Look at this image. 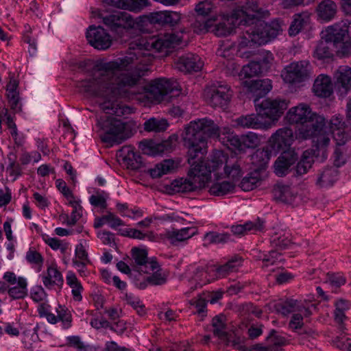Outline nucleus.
<instances>
[{
    "label": "nucleus",
    "mask_w": 351,
    "mask_h": 351,
    "mask_svg": "<svg viewBox=\"0 0 351 351\" xmlns=\"http://www.w3.org/2000/svg\"><path fill=\"white\" fill-rule=\"evenodd\" d=\"M182 36L179 33H167L158 38H142L136 48L130 49L122 58L97 65L93 77L83 80L80 87L87 94L104 98L100 108L108 114L121 117L130 113V108L117 101L119 97L145 93L156 100L165 95H178L180 91L178 82L166 78H157L144 84L142 77L153 61L149 51L162 52L180 45Z\"/></svg>",
    "instance_id": "obj_1"
},
{
    "label": "nucleus",
    "mask_w": 351,
    "mask_h": 351,
    "mask_svg": "<svg viewBox=\"0 0 351 351\" xmlns=\"http://www.w3.org/2000/svg\"><path fill=\"white\" fill-rule=\"evenodd\" d=\"M219 128L214 121L207 117L191 121L182 134L184 145L188 148V162L191 168L185 178L172 182L174 191L178 193H190L204 186L211 172L217 171L223 165L226 159L221 151H216L211 160H195L198 154H203L208 137L219 135Z\"/></svg>",
    "instance_id": "obj_2"
},
{
    "label": "nucleus",
    "mask_w": 351,
    "mask_h": 351,
    "mask_svg": "<svg viewBox=\"0 0 351 351\" xmlns=\"http://www.w3.org/2000/svg\"><path fill=\"white\" fill-rule=\"evenodd\" d=\"M285 119L290 124H300L295 133L296 138L300 140L313 139V143L317 148L322 149L325 154V147L330 142V134L325 128V119L313 112L306 104H300L291 108L286 114Z\"/></svg>",
    "instance_id": "obj_3"
},
{
    "label": "nucleus",
    "mask_w": 351,
    "mask_h": 351,
    "mask_svg": "<svg viewBox=\"0 0 351 351\" xmlns=\"http://www.w3.org/2000/svg\"><path fill=\"white\" fill-rule=\"evenodd\" d=\"M252 21H249L243 31V36H240L239 45L241 48L254 44L264 45L275 38L283 30L282 21L277 19L270 23H265L262 19L255 21L254 18L248 17Z\"/></svg>",
    "instance_id": "obj_4"
},
{
    "label": "nucleus",
    "mask_w": 351,
    "mask_h": 351,
    "mask_svg": "<svg viewBox=\"0 0 351 351\" xmlns=\"http://www.w3.org/2000/svg\"><path fill=\"white\" fill-rule=\"evenodd\" d=\"M99 18L102 19L104 24L119 38L126 40L130 31L134 25L132 16L121 11H114L110 13H100Z\"/></svg>",
    "instance_id": "obj_5"
},
{
    "label": "nucleus",
    "mask_w": 351,
    "mask_h": 351,
    "mask_svg": "<svg viewBox=\"0 0 351 351\" xmlns=\"http://www.w3.org/2000/svg\"><path fill=\"white\" fill-rule=\"evenodd\" d=\"M345 31L332 25L322 31L321 40L315 48L313 57L320 60L332 58L333 56L332 47L335 48V45L339 43L340 38L345 35Z\"/></svg>",
    "instance_id": "obj_6"
},
{
    "label": "nucleus",
    "mask_w": 351,
    "mask_h": 351,
    "mask_svg": "<svg viewBox=\"0 0 351 351\" xmlns=\"http://www.w3.org/2000/svg\"><path fill=\"white\" fill-rule=\"evenodd\" d=\"M101 125L104 132L101 140L105 143L120 144L130 137L125 124L119 119L108 117Z\"/></svg>",
    "instance_id": "obj_7"
},
{
    "label": "nucleus",
    "mask_w": 351,
    "mask_h": 351,
    "mask_svg": "<svg viewBox=\"0 0 351 351\" xmlns=\"http://www.w3.org/2000/svg\"><path fill=\"white\" fill-rule=\"evenodd\" d=\"M254 106L257 112L262 117L268 118L266 121H271L272 125L274 121H277L287 108L288 104L285 99L267 98L261 101L258 99H254Z\"/></svg>",
    "instance_id": "obj_8"
},
{
    "label": "nucleus",
    "mask_w": 351,
    "mask_h": 351,
    "mask_svg": "<svg viewBox=\"0 0 351 351\" xmlns=\"http://www.w3.org/2000/svg\"><path fill=\"white\" fill-rule=\"evenodd\" d=\"M249 21H251L250 19L248 20L247 15L243 10H233L230 16L215 25V34L217 36H226L236 27L241 29L243 32Z\"/></svg>",
    "instance_id": "obj_9"
},
{
    "label": "nucleus",
    "mask_w": 351,
    "mask_h": 351,
    "mask_svg": "<svg viewBox=\"0 0 351 351\" xmlns=\"http://www.w3.org/2000/svg\"><path fill=\"white\" fill-rule=\"evenodd\" d=\"M232 92L228 85L218 84L208 87L204 90V97L213 107L226 108L230 101Z\"/></svg>",
    "instance_id": "obj_10"
},
{
    "label": "nucleus",
    "mask_w": 351,
    "mask_h": 351,
    "mask_svg": "<svg viewBox=\"0 0 351 351\" xmlns=\"http://www.w3.org/2000/svg\"><path fill=\"white\" fill-rule=\"evenodd\" d=\"M308 66L306 61L291 63L282 71V77L286 83L292 84L304 82L308 77Z\"/></svg>",
    "instance_id": "obj_11"
},
{
    "label": "nucleus",
    "mask_w": 351,
    "mask_h": 351,
    "mask_svg": "<svg viewBox=\"0 0 351 351\" xmlns=\"http://www.w3.org/2000/svg\"><path fill=\"white\" fill-rule=\"evenodd\" d=\"M88 43L99 50L108 49L112 43L111 36L101 26L91 25L86 32Z\"/></svg>",
    "instance_id": "obj_12"
},
{
    "label": "nucleus",
    "mask_w": 351,
    "mask_h": 351,
    "mask_svg": "<svg viewBox=\"0 0 351 351\" xmlns=\"http://www.w3.org/2000/svg\"><path fill=\"white\" fill-rule=\"evenodd\" d=\"M131 267L139 273L147 274L158 268L156 261H149L146 250L133 247L131 250Z\"/></svg>",
    "instance_id": "obj_13"
},
{
    "label": "nucleus",
    "mask_w": 351,
    "mask_h": 351,
    "mask_svg": "<svg viewBox=\"0 0 351 351\" xmlns=\"http://www.w3.org/2000/svg\"><path fill=\"white\" fill-rule=\"evenodd\" d=\"M298 160V154L295 149L288 148L283 150L274 165V173L282 177L293 171L292 166Z\"/></svg>",
    "instance_id": "obj_14"
},
{
    "label": "nucleus",
    "mask_w": 351,
    "mask_h": 351,
    "mask_svg": "<svg viewBox=\"0 0 351 351\" xmlns=\"http://www.w3.org/2000/svg\"><path fill=\"white\" fill-rule=\"evenodd\" d=\"M315 149L311 150H306L303 152L301 159L298 162L297 165L293 167V175L295 176H300L307 173L308 170L311 167L313 163V157H319L321 154L323 158L327 157V147H325V154H323L322 149L317 148L313 143V145Z\"/></svg>",
    "instance_id": "obj_15"
},
{
    "label": "nucleus",
    "mask_w": 351,
    "mask_h": 351,
    "mask_svg": "<svg viewBox=\"0 0 351 351\" xmlns=\"http://www.w3.org/2000/svg\"><path fill=\"white\" fill-rule=\"evenodd\" d=\"M177 137L171 136L167 141L154 145V143L143 141L139 143V148L147 155L155 156L165 152H169L176 145Z\"/></svg>",
    "instance_id": "obj_16"
},
{
    "label": "nucleus",
    "mask_w": 351,
    "mask_h": 351,
    "mask_svg": "<svg viewBox=\"0 0 351 351\" xmlns=\"http://www.w3.org/2000/svg\"><path fill=\"white\" fill-rule=\"evenodd\" d=\"M196 227H186L181 229L172 228L166 231L165 236L173 246L184 245L189 239L197 234Z\"/></svg>",
    "instance_id": "obj_17"
},
{
    "label": "nucleus",
    "mask_w": 351,
    "mask_h": 351,
    "mask_svg": "<svg viewBox=\"0 0 351 351\" xmlns=\"http://www.w3.org/2000/svg\"><path fill=\"white\" fill-rule=\"evenodd\" d=\"M176 68L184 73L197 72L202 69L204 63L199 56L187 53L180 56L176 61Z\"/></svg>",
    "instance_id": "obj_18"
},
{
    "label": "nucleus",
    "mask_w": 351,
    "mask_h": 351,
    "mask_svg": "<svg viewBox=\"0 0 351 351\" xmlns=\"http://www.w3.org/2000/svg\"><path fill=\"white\" fill-rule=\"evenodd\" d=\"M293 130L287 127L278 129L269 138V143L274 151L278 152L289 147L293 141Z\"/></svg>",
    "instance_id": "obj_19"
},
{
    "label": "nucleus",
    "mask_w": 351,
    "mask_h": 351,
    "mask_svg": "<svg viewBox=\"0 0 351 351\" xmlns=\"http://www.w3.org/2000/svg\"><path fill=\"white\" fill-rule=\"evenodd\" d=\"M330 127L337 145H344L351 138L348 127L346 122L343 121L341 116L332 117L330 121Z\"/></svg>",
    "instance_id": "obj_20"
},
{
    "label": "nucleus",
    "mask_w": 351,
    "mask_h": 351,
    "mask_svg": "<svg viewBox=\"0 0 351 351\" xmlns=\"http://www.w3.org/2000/svg\"><path fill=\"white\" fill-rule=\"evenodd\" d=\"M257 114H251L245 116H241L236 119L237 125L243 128H252V129H263L267 130L272 127L271 121H266V119L260 114L258 112Z\"/></svg>",
    "instance_id": "obj_21"
},
{
    "label": "nucleus",
    "mask_w": 351,
    "mask_h": 351,
    "mask_svg": "<svg viewBox=\"0 0 351 351\" xmlns=\"http://www.w3.org/2000/svg\"><path fill=\"white\" fill-rule=\"evenodd\" d=\"M120 157L128 169L138 170L143 167L142 156L134 152L131 146H124L120 149Z\"/></svg>",
    "instance_id": "obj_22"
},
{
    "label": "nucleus",
    "mask_w": 351,
    "mask_h": 351,
    "mask_svg": "<svg viewBox=\"0 0 351 351\" xmlns=\"http://www.w3.org/2000/svg\"><path fill=\"white\" fill-rule=\"evenodd\" d=\"M313 91L317 97H329L333 93V84L329 76L319 75L315 80Z\"/></svg>",
    "instance_id": "obj_23"
},
{
    "label": "nucleus",
    "mask_w": 351,
    "mask_h": 351,
    "mask_svg": "<svg viewBox=\"0 0 351 351\" xmlns=\"http://www.w3.org/2000/svg\"><path fill=\"white\" fill-rule=\"evenodd\" d=\"M337 5L332 0H323L316 8L317 19L323 22L333 20L337 14Z\"/></svg>",
    "instance_id": "obj_24"
},
{
    "label": "nucleus",
    "mask_w": 351,
    "mask_h": 351,
    "mask_svg": "<svg viewBox=\"0 0 351 351\" xmlns=\"http://www.w3.org/2000/svg\"><path fill=\"white\" fill-rule=\"evenodd\" d=\"M332 27H338L339 29L346 30L345 35L340 38L339 43L335 45V49L339 54L343 56H351V22L348 24L334 25Z\"/></svg>",
    "instance_id": "obj_25"
},
{
    "label": "nucleus",
    "mask_w": 351,
    "mask_h": 351,
    "mask_svg": "<svg viewBox=\"0 0 351 351\" xmlns=\"http://www.w3.org/2000/svg\"><path fill=\"white\" fill-rule=\"evenodd\" d=\"M237 10H243L249 18H254L255 21L267 18L270 14L269 11L260 6L256 0H245V5L242 6V9Z\"/></svg>",
    "instance_id": "obj_26"
},
{
    "label": "nucleus",
    "mask_w": 351,
    "mask_h": 351,
    "mask_svg": "<svg viewBox=\"0 0 351 351\" xmlns=\"http://www.w3.org/2000/svg\"><path fill=\"white\" fill-rule=\"evenodd\" d=\"M272 194L274 199L284 203H291L295 196L296 191L289 185L283 183H277L274 186Z\"/></svg>",
    "instance_id": "obj_27"
},
{
    "label": "nucleus",
    "mask_w": 351,
    "mask_h": 351,
    "mask_svg": "<svg viewBox=\"0 0 351 351\" xmlns=\"http://www.w3.org/2000/svg\"><path fill=\"white\" fill-rule=\"evenodd\" d=\"M231 141L232 145L242 151L245 148L256 147L261 143V138L256 133L249 132L239 137L233 138Z\"/></svg>",
    "instance_id": "obj_28"
},
{
    "label": "nucleus",
    "mask_w": 351,
    "mask_h": 351,
    "mask_svg": "<svg viewBox=\"0 0 351 351\" xmlns=\"http://www.w3.org/2000/svg\"><path fill=\"white\" fill-rule=\"evenodd\" d=\"M265 228V221L257 218L254 221H248L244 224H239L231 227L232 232L238 236L243 235L247 232L255 233L262 231Z\"/></svg>",
    "instance_id": "obj_29"
},
{
    "label": "nucleus",
    "mask_w": 351,
    "mask_h": 351,
    "mask_svg": "<svg viewBox=\"0 0 351 351\" xmlns=\"http://www.w3.org/2000/svg\"><path fill=\"white\" fill-rule=\"evenodd\" d=\"M271 152L268 147L258 149L250 156V162L254 167V171H258L259 173L267 167L270 158Z\"/></svg>",
    "instance_id": "obj_30"
},
{
    "label": "nucleus",
    "mask_w": 351,
    "mask_h": 351,
    "mask_svg": "<svg viewBox=\"0 0 351 351\" xmlns=\"http://www.w3.org/2000/svg\"><path fill=\"white\" fill-rule=\"evenodd\" d=\"M334 317L340 331L346 330L344 322L348 319L346 312L351 307V303L346 300L339 299L335 303Z\"/></svg>",
    "instance_id": "obj_31"
},
{
    "label": "nucleus",
    "mask_w": 351,
    "mask_h": 351,
    "mask_svg": "<svg viewBox=\"0 0 351 351\" xmlns=\"http://www.w3.org/2000/svg\"><path fill=\"white\" fill-rule=\"evenodd\" d=\"M271 81L268 78L252 80L250 82L249 89L254 96V99H260L267 94L271 89Z\"/></svg>",
    "instance_id": "obj_32"
},
{
    "label": "nucleus",
    "mask_w": 351,
    "mask_h": 351,
    "mask_svg": "<svg viewBox=\"0 0 351 351\" xmlns=\"http://www.w3.org/2000/svg\"><path fill=\"white\" fill-rule=\"evenodd\" d=\"M225 166L223 167L224 171L227 176L231 178L233 180H237L242 176V170L241 165L242 160L237 159L234 156L227 158L226 155L224 154Z\"/></svg>",
    "instance_id": "obj_33"
},
{
    "label": "nucleus",
    "mask_w": 351,
    "mask_h": 351,
    "mask_svg": "<svg viewBox=\"0 0 351 351\" xmlns=\"http://www.w3.org/2000/svg\"><path fill=\"white\" fill-rule=\"evenodd\" d=\"M338 175L339 171L336 167H326L318 174L317 184L321 187L330 186L337 180Z\"/></svg>",
    "instance_id": "obj_34"
},
{
    "label": "nucleus",
    "mask_w": 351,
    "mask_h": 351,
    "mask_svg": "<svg viewBox=\"0 0 351 351\" xmlns=\"http://www.w3.org/2000/svg\"><path fill=\"white\" fill-rule=\"evenodd\" d=\"M176 167L173 160H165L157 164L154 168L149 169V174L153 178H160L163 175L171 173Z\"/></svg>",
    "instance_id": "obj_35"
},
{
    "label": "nucleus",
    "mask_w": 351,
    "mask_h": 351,
    "mask_svg": "<svg viewBox=\"0 0 351 351\" xmlns=\"http://www.w3.org/2000/svg\"><path fill=\"white\" fill-rule=\"evenodd\" d=\"M303 325L302 315L300 313L293 314L289 324V326L291 329L298 332L299 335H306L310 337H313L316 335V332L311 328L303 329Z\"/></svg>",
    "instance_id": "obj_36"
},
{
    "label": "nucleus",
    "mask_w": 351,
    "mask_h": 351,
    "mask_svg": "<svg viewBox=\"0 0 351 351\" xmlns=\"http://www.w3.org/2000/svg\"><path fill=\"white\" fill-rule=\"evenodd\" d=\"M335 77L337 84H340L346 93L351 88V68L348 66H341L337 69Z\"/></svg>",
    "instance_id": "obj_37"
},
{
    "label": "nucleus",
    "mask_w": 351,
    "mask_h": 351,
    "mask_svg": "<svg viewBox=\"0 0 351 351\" xmlns=\"http://www.w3.org/2000/svg\"><path fill=\"white\" fill-rule=\"evenodd\" d=\"M27 283L23 277L18 278V284L11 288H8L9 295L14 300L23 299L27 295Z\"/></svg>",
    "instance_id": "obj_38"
},
{
    "label": "nucleus",
    "mask_w": 351,
    "mask_h": 351,
    "mask_svg": "<svg viewBox=\"0 0 351 351\" xmlns=\"http://www.w3.org/2000/svg\"><path fill=\"white\" fill-rule=\"evenodd\" d=\"M43 282L46 287H50L53 285H62L63 278L61 273L56 267L49 266L47 268V275L43 276Z\"/></svg>",
    "instance_id": "obj_39"
},
{
    "label": "nucleus",
    "mask_w": 351,
    "mask_h": 351,
    "mask_svg": "<svg viewBox=\"0 0 351 351\" xmlns=\"http://www.w3.org/2000/svg\"><path fill=\"white\" fill-rule=\"evenodd\" d=\"M241 264V258L240 257H234L216 269V276L217 278L225 277L230 272L234 271Z\"/></svg>",
    "instance_id": "obj_40"
},
{
    "label": "nucleus",
    "mask_w": 351,
    "mask_h": 351,
    "mask_svg": "<svg viewBox=\"0 0 351 351\" xmlns=\"http://www.w3.org/2000/svg\"><path fill=\"white\" fill-rule=\"evenodd\" d=\"M215 20L212 18L195 17V21L191 24V27L196 34H205L214 26Z\"/></svg>",
    "instance_id": "obj_41"
},
{
    "label": "nucleus",
    "mask_w": 351,
    "mask_h": 351,
    "mask_svg": "<svg viewBox=\"0 0 351 351\" xmlns=\"http://www.w3.org/2000/svg\"><path fill=\"white\" fill-rule=\"evenodd\" d=\"M260 180V173L253 169L252 172H250L242 179L239 186L243 191H249L256 187Z\"/></svg>",
    "instance_id": "obj_42"
},
{
    "label": "nucleus",
    "mask_w": 351,
    "mask_h": 351,
    "mask_svg": "<svg viewBox=\"0 0 351 351\" xmlns=\"http://www.w3.org/2000/svg\"><path fill=\"white\" fill-rule=\"evenodd\" d=\"M168 126L167 120L163 119L151 118L144 123V129L147 132H164Z\"/></svg>",
    "instance_id": "obj_43"
},
{
    "label": "nucleus",
    "mask_w": 351,
    "mask_h": 351,
    "mask_svg": "<svg viewBox=\"0 0 351 351\" xmlns=\"http://www.w3.org/2000/svg\"><path fill=\"white\" fill-rule=\"evenodd\" d=\"M234 184L230 182L223 181L213 184L209 189L211 195L215 196H223L234 190Z\"/></svg>",
    "instance_id": "obj_44"
},
{
    "label": "nucleus",
    "mask_w": 351,
    "mask_h": 351,
    "mask_svg": "<svg viewBox=\"0 0 351 351\" xmlns=\"http://www.w3.org/2000/svg\"><path fill=\"white\" fill-rule=\"evenodd\" d=\"M308 22L309 17L307 15L295 14L289 29V35L291 36L297 35Z\"/></svg>",
    "instance_id": "obj_45"
},
{
    "label": "nucleus",
    "mask_w": 351,
    "mask_h": 351,
    "mask_svg": "<svg viewBox=\"0 0 351 351\" xmlns=\"http://www.w3.org/2000/svg\"><path fill=\"white\" fill-rule=\"evenodd\" d=\"M225 319L224 315H219L214 317L212 320L213 334L221 339H223L226 336Z\"/></svg>",
    "instance_id": "obj_46"
},
{
    "label": "nucleus",
    "mask_w": 351,
    "mask_h": 351,
    "mask_svg": "<svg viewBox=\"0 0 351 351\" xmlns=\"http://www.w3.org/2000/svg\"><path fill=\"white\" fill-rule=\"evenodd\" d=\"M271 244L277 250H283L288 247L291 243V240L285 233L282 231L280 232H275L271 236Z\"/></svg>",
    "instance_id": "obj_47"
},
{
    "label": "nucleus",
    "mask_w": 351,
    "mask_h": 351,
    "mask_svg": "<svg viewBox=\"0 0 351 351\" xmlns=\"http://www.w3.org/2000/svg\"><path fill=\"white\" fill-rule=\"evenodd\" d=\"M204 239L208 244H223L230 241L231 240V236L228 233L210 232L204 235Z\"/></svg>",
    "instance_id": "obj_48"
},
{
    "label": "nucleus",
    "mask_w": 351,
    "mask_h": 351,
    "mask_svg": "<svg viewBox=\"0 0 351 351\" xmlns=\"http://www.w3.org/2000/svg\"><path fill=\"white\" fill-rule=\"evenodd\" d=\"M298 301L293 299H287L285 301H282L277 303L275 305L276 311L282 314L287 315L292 312L297 311L298 308Z\"/></svg>",
    "instance_id": "obj_49"
},
{
    "label": "nucleus",
    "mask_w": 351,
    "mask_h": 351,
    "mask_svg": "<svg viewBox=\"0 0 351 351\" xmlns=\"http://www.w3.org/2000/svg\"><path fill=\"white\" fill-rule=\"evenodd\" d=\"M69 205L73 208L71 213V219L67 221L69 226H73L82 217V206L80 200H75L74 198L69 200Z\"/></svg>",
    "instance_id": "obj_50"
},
{
    "label": "nucleus",
    "mask_w": 351,
    "mask_h": 351,
    "mask_svg": "<svg viewBox=\"0 0 351 351\" xmlns=\"http://www.w3.org/2000/svg\"><path fill=\"white\" fill-rule=\"evenodd\" d=\"M261 66L258 62H252L243 66L240 76L243 77H252L261 73Z\"/></svg>",
    "instance_id": "obj_51"
},
{
    "label": "nucleus",
    "mask_w": 351,
    "mask_h": 351,
    "mask_svg": "<svg viewBox=\"0 0 351 351\" xmlns=\"http://www.w3.org/2000/svg\"><path fill=\"white\" fill-rule=\"evenodd\" d=\"M58 321H61L64 328H69L71 325L72 316L68 308L61 305L56 308Z\"/></svg>",
    "instance_id": "obj_52"
},
{
    "label": "nucleus",
    "mask_w": 351,
    "mask_h": 351,
    "mask_svg": "<svg viewBox=\"0 0 351 351\" xmlns=\"http://www.w3.org/2000/svg\"><path fill=\"white\" fill-rule=\"evenodd\" d=\"M213 8L212 3L208 0H205L199 2L196 5L195 10L197 13V16L209 18V14Z\"/></svg>",
    "instance_id": "obj_53"
},
{
    "label": "nucleus",
    "mask_w": 351,
    "mask_h": 351,
    "mask_svg": "<svg viewBox=\"0 0 351 351\" xmlns=\"http://www.w3.org/2000/svg\"><path fill=\"white\" fill-rule=\"evenodd\" d=\"M66 339L68 345L75 348L77 351H93L92 348L84 344L79 336H70Z\"/></svg>",
    "instance_id": "obj_54"
},
{
    "label": "nucleus",
    "mask_w": 351,
    "mask_h": 351,
    "mask_svg": "<svg viewBox=\"0 0 351 351\" xmlns=\"http://www.w3.org/2000/svg\"><path fill=\"white\" fill-rule=\"evenodd\" d=\"M342 333L334 340L335 345L339 349L351 351V338L346 337L344 330Z\"/></svg>",
    "instance_id": "obj_55"
},
{
    "label": "nucleus",
    "mask_w": 351,
    "mask_h": 351,
    "mask_svg": "<svg viewBox=\"0 0 351 351\" xmlns=\"http://www.w3.org/2000/svg\"><path fill=\"white\" fill-rule=\"evenodd\" d=\"M125 300L128 304L132 306L140 315L145 313V306L138 297L125 294Z\"/></svg>",
    "instance_id": "obj_56"
},
{
    "label": "nucleus",
    "mask_w": 351,
    "mask_h": 351,
    "mask_svg": "<svg viewBox=\"0 0 351 351\" xmlns=\"http://www.w3.org/2000/svg\"><path fill=\"white\" fill-rule=\"evenodd\" d=\"M147 0H125V10L138 12L147 5Z\"/></svg>",
    "instance_id": "obj_57"
},
{
    "label": "nucleus",
    "mask_w": 351,
    "mask_h": 351,
    "mask_svg": "<svg viewBox=\"0 0 351 351\" xmlns=\"http://www.w3.org/2000/svg\"><path fill=\"white\" fill-rule=\"evenodd\" d=\"M233 345L234 347L241 351H271L270 346H264L262 344L258 343L255 344L253 346L251 347L250 349L247 350L245 346L239 343V340L238 341H234Z\"/></svg>",
    "instance_id": "obj_58"
},
{
    "label": "nucleus",
    "mask_w": 351,
    "mask_h": 351,
    "mask_svg": "<svg viewBox=\"0 0 351 351\" xmlns=\"http://www.w3.org/2000/svg\"><path fill=\"white\" fill-rule=\"evenodd\" d=\"M103 219H106V222L111 228L114 229L117 227L124 226L123 221L112 213L103 215Z\"/></svg>",
    "instance_id": "obj_59"
},
{
    "label": "nucleus",
    "mask_w": 351,
    "mask_h": 351,
    "mask_svg": "<svg viewBox=\"0 0 351 351\" xmlns=\"http://www.w3.org/2000/svg\"><path fill=\"white\" fill-rule=\"evenodd\" d=\"M26 259L29 263L40 266H41L43 263V258L41 254L35 250H29L27 252Z\"/></svg>",
    "instance_id": "obj_60"
},
{
    "label": "nucleus",
    "mask_w": 351,
    "mask_h": 351,
    "mask_svg": "<svg viewBox=\"0 0 351 351\" xmlns=\"http://www.w3.org/2000/svg\"><path fill=\"white\" fill-rule=\"evenodd\" d=\"M147 281L150 285L158 286L165 284L167 278L160 273L154 272L152 275L147 276Z\"/></svg>",
    "instance_id": "obj_61"
},
{
    "label": "nucleus",
    "mask_w": 351,
    "mask_h": 351,
    "mask_svg": "<svg viewBox=\"0 0 351 351\" xmlns=\"http://www.w3.org/2000/svg\"><path fill=\"white\" fill-rule=\"evenodd\" d=\"M328 280L330 284L336 288L340 287L346 283V278L339 274H328Z\"/></svg>",
    "instance_id": "obj_62"
},
{
    "label": "nucleus",
    "mask_w": 351,
    "mask_h": 351,
    "mask_svg": "<svg viewBox=\"0 0 351 351\" xmlns=\"http://www.w3.org/2000/svg\"><path fill=\"white\" fill-rule=\"evenodd\" d=\"M120 234L124 237H128L133 239H144L145 234L136 229H123L120 230Z\"/></svg>",
    "instance_id": "obj_63"
},
{
    "label": "nucleus",
    "mask_w": 351,
    "mask_h": 351,
    "mask_svg": "<svg viewBox=\"0 0 351 351\" xmlns=\"http://www.w3.org/2000/svg\"><path fill=\"white\" fill-rule=\"evenodd\" d=\"M46 295L45 290L41 286L35 287L31 291V297L36 302L44 300Z\"/></svg>",
    "instance_id": "obj_64"
}]
</instances>
